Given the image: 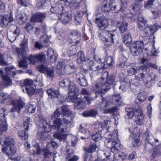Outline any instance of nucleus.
Here are the masks:
<instances>
[{
    "instance_id": "680f3d73",
    "label": "nucleus",
    "mask_w": 161,
    "mask_h": 161,
    "mask_svg": "<svg viewBox=\"0 0 161 161\" xmlns=\"http://www.w3.org/2000/svg\"><path fill=\"white\" fill-rule=\"evenodd\" d=\"M30 119H28L24 123V126L26 131H28L29 130L28 128L30 127V126L31 125V124L30 123Z\"/></svg>"
},
{
    "instance_id": "774afa93",
    "label": "nucleus",
    "mask_w": 161,
    "mask_h": 161,
    "mask_svg": "<svg viewBox=\"0 0 161 161\" xmlns=\"http://www.w3.org/2000/svg\"><path fill=\"white\" fill-rule=\"evenodd\" d=\"M91 155V153H90L89 155L86 153L84 156V161H91V159L92 158Z\"/></svg>"
},
{
    "instance_id": "3c124183",
    "label": "nucleus",
    "mask_w": 161,
    "mask_h": 161,
    "mask_svg": "<svg viewBox=\"0 0 161 161\" xmlns=\"http://www.w3.org/2000/svg\"><path fill=\"white\" fill-rule=\"evenodd\" d=\"M33 24H31V22H27L25 26V29L28 32L32 30L33 29Z\"/></svg>"
},
{
    "instance_id": "20e7f679",
    "label": "nucleus",
    "mask_w": 161,
    "mask_h": 161,
    "mask_svg": "<svg viewBox=\"0 0 161 161\" xmlns=\"http://www.w3.org/2000/svg\"><path fill=\"white\" fill-rule=\"evenodd\" d=\"M102 102L101 103L100 108L103 111L105 114L112 113L116 111L117 108L115 106L109 108L110 103H112L114 105H120L122 103V98L119 94H117L113 95L110 98L105 99L103 97Z\"/></svg>"
},
{
    "instance_id": "7c9ffc66",
    "label": "nucleus",
    "mask_w": 161,
    "mask_h": 161,
    "mask_svg": "<svg viewBox=\"0 0 161 161\" xmlns=\"http://www.w3.org/2000/svg\"><path fill=\"white\" fill-rule=\"evenodd\" d=\"M0 76L3 80V83L5 85L8 86L12 84V80L9 77L6 75H3V74L0 75Z\"/></svg>"
},
{
    "instance_id": "473e14b6",
    "label": "nucleus",
    "mask_w": 161,
    "mask_h": 161,
    "mask_svg": "<svg viewBox=\"0 0 161 161\" xmlns=\"http://www.w3.org/2000/svg\"><path fill=\"white\" fill-rule=\"evenodd\" d=\"M23 84L24 86L22 87V91H23L24 92H25L24 91V88L23 87H30L34 86L33 85V81L29 79H26L24 80L23 82Z\"/></svg>"
},
{
    "instance_id": "423d86ee",
    "label": "nucleus",
    "mask_w": 161,
    "mask_h": 161,
    "mask_svg": "<svg viewBox=\"0 0 161 161\" xmlns=\"http://www.w3.org/2000/svg\"><path fill=\"white\" fill-rule=\"evenodd\" d=\"M145 70L146 67L145 66H141L139 67L135 76L136 79L142 81L144 83L147 84L151 82L152 79L149 74H147L146 73L144 74L143 73Z\"/></svg>"
},
{
    "instance_id": "a211bd4d",
    "label": "nucleus",
    "mask_w": 161,
    "mask_h": 161,
    "mask_svg": "<svg viewBox=\"0 0 161 161\" xmlns=\"http://www.w3.org/2000/svg\"><path fill=\"white\" fill-rule=\"evenodd\" d=\"M58 19L61 20L63 24H66L71 20L72 16L70 14L67 13H63L58 17Z\"/></svg>"
},
{
    "instance_id": "864d4df0",
    "label": "nucleus",
    "mask_w": 161,
    "mask_h": 161,
    "mask_svg": "<svg viewBox=\"0 0 161 161\" xmlns=\"http://www.w3.org/2000/svg\"><path fill=\"white\" fill-rule=\"evenodd\" d=\"M160 151L158 149V147L155 148L153 151L152 157L153 158L157 157L160 153Z\"/></svg>"
},
{
    "instance_id": "09e8293b",
    "label": "nucleus",
    "mask_w": 161,
    "mask_h": 161,
    "mask_svg": "<svg viewBox=\"0 0 161 161\" xmlns=\"http://www.w3.org/2000/svg\"><path fill=\"white\" fill-rule=\"evenodd\" d=\"M43 153H44V156L45 158H49L51 157L52 153L47 148H43Z\"/></svg>"
},
{
    "instance_id": "b1692460",
    "label": "nucleus",
    "mask_w": 161,
    "mask_h": 161,
    "mask_svg": "<svg viewBox=\"0 0 161 161\" xmlns=\"http://www.w3.org/2000/svg\"><path fill=\"white\" fill-rule=\"evenodd\" d=\"M97 114V111L96 109H90L85 111L82 113V115L85 117H94Z\"/></svg>"
},
{
    "instance_id": "4d7b16f0",
    "label": "nucleus",
    "mask_w": 161,
    "mask_h": 161,
    "mask_svg": "<svg viewBox=\"0 0 161 161\" xmlns=\"http://www.w3.org/2000/svg\"><path fill=\"white\" fill-rule=\"evenodd\" d=\"M37 61H42L45 58V56L44 54L40 53L35 55Z\"/></svg>"
},
{
    "instance_id": "58836bf2",
    "label": "nucleus",
    "mask_w": 161,
    "mask_h": 161,
    "mask_svg": "<svg viewBox=\"0 0 161 161\" xmlns=\"http://www.w3.org/2000/svg\"><path fill=\"white\" fill-rule=\"evenodd\" d=\"M75 69V67L73 64L71 65H66L64 68V71L67 74H70L72 72V70Z\"/></svg>"
},
{
    "instance_id": "052dcab7",
    "label": "nucleus",
    "mask_w": 161,
    "mask_h": 161,
    "mask_svg": "<svg viewBox=\"0 0 161 161\" xmlns=\"http://www.w3.org/2000/svg\"><path fill=\"white\" fill-rule=\"evenodd\" d=\"M47 55L48 57L57 55L56 53H54V50L51 48H49L47 51Z\"/></svg>"
},
{
    "instance_id": "0e129e2a",
    "label": "nucleus",
    "mask_w": 161,
    "mask_h": 161,
    "mask_svg": "<svg viewBox=\"0 0 161 161\" xmlns=\"http://www.w3.org/2000/svg\"><path fill=\"white\" fill-rule=\"evenodd\" d=\"M141 144V143L139 141V138L138 137L136 139H135L133 141V145L134 147H139Z\"/></svg>"
},
{
    "instance_id": "39448f33",
    "label": "nucleus",
    "mask_w": 161,
    "mask_h": 161,
    "mask_svg": "<svg viewBox=\"0 0 161 161\" xmlns=\"http://www.w3.org/2000/svg\"><path fill=\"white\" fill-rule=\"evenodd\" d=\"M113 132L115 133L112 135L111 139L105 140L104 142L107 147L110 149L112 152L114 153L118 150V147L119 146V143L117 131L114 130Z\"/></svg>"
},
{
    "instance_id": "2eb2a0df",
    "label": "nucleus",
    "mask_w": 161,
    "mask_h": 161,
    "mask_svg": "<svg viewBox=\"0 0 161 161\" xmlns=\"http://www.w3.org/2000/svg\"><path fill=\"white\" fill-rule=\"evenodd\" d=\"M139 28L142 31H144L146 35L149 34L150 32L151 34L154 33V30L151 26H148L147 22L143 23L142 24H138Z\"/></svg>"
},
{
    "instance_id": "5701e85b",
    "label": "nucleus",
    "mask_w": 161,
    "mask_h": 161,
    "mask_svg": "<svg viewBox=\"0 0 161 161\" xmlns=\"http://www.w3.org/2000/svg\"><path fill=\"white\" fill-rule=\"evenodd\" d=\"M147 98L146 94L145 92H142L138 95L135 100L136 103H140L146 99Z\"/></svg>"
},
{
    "instance_id": "e433bc0d",
    "label": "nucleus",
    "mask_w": 161,
    "mask_h": 161,
    "mask_svg": "<svg viewBox=\"0 0 161 161\" xmlns=\"http://www.w3.org/2000/svg\"><path fill=\"white\" fill-rule=\"evenodd\" d=\"M9 23V20L6 17H3L1 20L0 21V26L1 27H6Z\"/></svg>"
},
{
    "instance_id": "603ef678",
    "label": "nucleus",
    "mask_w": 161,
    "mask_h": 161,
    "mask_svg": "<svg viewBox=\"0 0 161 161\" xmlns=\"http://www.w3.org/2000/svg\"><path fill=\"white\" fill-rule=\"evenodd\" d=\"M104 67V64L103 63L101 64V65H97L95 66L94 64L92 65L91 67H90V69L92 70L96 71L97 70H101V69H103Z\"/></svg>"
},
{
    "instance_id": "ddd939ff",
    "label": "nucleus",
    "mask_w": 161,
    "mask_h": 161,
    "mask_svg": "<svg viewBox=\"0 0 161 161\" xmlns=\"http://www.w3.org/2000/svg\"><path fill=\"white\" fill-rule=\"evenodd\" d=\"M12 140L14 142V140L12 138H6V139L4 140V138L3 137L0 140V142L1 143L3 142L4 144L6 145L5 146H3L2 148V152L4 153H6L7 155H8V154L7 153V146L9 147L11 146V141Z\"/></svg>"
},
{
    "instance_id": "c03bdc74",
    "label": "nucleus",
    "mask_w": 161,
    "mask_h": 161,
    "mask_svg": "<svg viewBox=\"0 0 161 161\" xmlns=\"http://www.w3.org/2000/svg\"><path fill=\"white\" fill-rule=\"evenodd\" d=\"M139 67L137 66H133L131 67L128 70V72L129 74L130 75H133V74L135 75Z\"/></svg>"
},
{
    "instance_id": "f704fd0d",
    "label": "nucleus",
    "mask_w": 161,
    "mask_h": 161,
    "mask_svg": "<svg viewBox=\"0 0 161 161\" xmlns=\"http://www.w3.org/2000/svg\"><path fill=\"white\" fill-rule=\"evenodd\" d=\"M34 147L35 149L34 151L33 155L37 154L40 155L42 152H43V148L42 149L41 148L38 144H36Z\"/></svg>"
},
{
    "instance_id": "9b49d317",
    "label": "nucleus",
    "mask_w": 161,
    "mask_h": 161,
    "mask_svg": "<svg viewBox=\"0 0 161 161\" xmlns=\"http://www.w3.org/2000/svg\"><path fill=\"white\" fill-rule=\"evenodd\" d=\"M21 49L17 48L16 52L19 56L21 55L23 58L25 57V55L29 49L27 46V41L26 40H24L21 44Z\"/></svg>"
},
{
    "instance_id": "412c9836",
    "label": "nucleus",
    "mask_w": 161,
    "mask_h": 161,
    "mask_svg": "<svg viewBox=\"0 0 161 161\" xmlns=\"http://www.w3.org/2000/svg\"><path fill=\"white\" fill-rule=\"evenodd\" d=\"M127 156L124 153L119 152L114 155L113 161H123L127 157Z\"/></svg>"
},
{
    "instance_id": "7ed1b4c3",
    "label": "nucleus",
    "mask_w": 161,
    "mask_h": 161,
    "mask_svg": "<svg viewBox=\"0 0 161 161\" xmlns=\"http://www.w3.org/2000/svg\"><path fill=\"white\" fill-rule=\"evenodd\" d=\"M95 20L99 29L103 30L99 32L100 38L103 41L105 42V45L106 46H110L113 43L114 35L109 31L104 30L108 25V20L106 19H101V20L100 18H96Z\"/></svg>"
},
{
    "instance_id": "f03ea898",
    "label": "nucleus",
    "mask_w": 161,
    "mask_h": 161,
    "mask_svg": "<svg viewBox=\"0 0 161 161\" xmlns=\"http://www.w3.org/2000/svg\"><path fill=\"white\" fill-rule=\"evenodd\" d=\"M115 81L114 78L112 75H109L107 71L104 72L101 78L93 87L95 94H104L110 88Z\"/></svg>"
},
{
    "instance_id": "8fccbe9b",
    "label": "nucleus",
    "mask_w": 161,
    "mask_h": 161,
    "mask_svg": "<svg viewBox=\"0 0 161 161\" xmlns=\"http://www.w3.org/2000/svg\"><path fill=\"white\" fill-rule=\"evenodd\" d=\"M144 136L146 138V140L150 143H152V140L153 139L152 136H151V138L150 139V136H149V131L148 130H147L145 134H144Z\"/></svg>"
},
{
    "instance_id": "4468645a",
    "label": "nucleus",
    "mask_w": 161,
    "mask_h": 161,
    "mask_svg": "<svg viewBox=\"0 0 161 161\" xmlns=\"http://www.w3.org/2000/svg\"><path fill=\"white\" fill-rule=\"evenodd\" d=\"M72 101L74 103V107L75 108L78 109H83L86 107V103L80 98L75 97L72 99Z\"/></svg>"
},
{
    "instance_id": "ea45409f",
    "label": "nucleus",
    "mask_w": 161,
    "mask_h": 161,
    "mask_svg": "<svg viewBox=\"0 0 161 161\" xmlns=\"http://www.w3.org/2000/svg\"><path fill=\"white\" fill-rule=\"evenodd\" d=\"M18 134L23 139L26 140L28 138V134L26 131L20 130L19 131Z\"/></svg>"
},
{
    "instance_id": "13d9d810",
    "label": "nucleus",
    "mask_w": 161,
    "mask_h": 161,
    "mask_svg": "<svg viewBox=\"0 0 161 161\" xmlns=\"http://www.w3.org/2000/svg\"><path fill=\"white\" fill-rule=\"evenodd\" d=\"M105 62L109 66L112 65V63H113L112 57L111 56H108L106 58H105Z\"/></svg>"
},
{
    "instance_id": "bb28decb",
    "label": "nucleus",
    "mask_w": 161,
    "mask_h": 161,
    "mask_svg": "<svg viewBox=\"0 0 161 161\" xmlns=\"http://www.w3.org/2000/svg\"><path fill=\"white\" fill-rule=\"evenodd\" d=\"M81 93L84 95V98L86 100L87 103L88 104H90L92 99L90 98V94L89 92L86 89L83 88L82 89Z\"/></svg>"
},
{
    "instance_id": "c9c22d12",
    "label": "nucleus",
    "mask_w": 161,
    "mask_h": 161,
    "mask_svg": "<svg viewBox=\"0 0 161 161\" xmlns=\"http://www.w3.org/2000/svg\"><path fill=\"white\" fill-rule=\"evenodd\" d=\"M36 89V86H34L30 87H26L25 91L28 95H31L34 93Z\"/></svg>"
},
{
    "instance_id": "6e6552de",
    "label": "nucleus",
    "mask_w": 161,
    "mask_h": 161,
    "mask_svg": "<svg viewBox=\"0 0 161 161\" xmlns=\"http://www.w3.org/2000/svg\"><path fill=\"white\" fill-rule=\"evenodd\" d=\"M69 42L74 46L78 44L81 41V34L77 30L72 31L68 38Z\"/></svg>"
},
{
    "instance_id": "2f4dec72",
    "label": "nucleus",
    "mask_w": 161,
    "mask_h": 161,
    "mask_svg": "<svg viewBox=\"0 0 161 161\" xmlns=\"http://www.w3.org/2000/svg\"><path fill=\"white\" fill-rule=\"evenodd\" d=\"M19 57H22L23 58L22 60H20L19 61V65L20 67H24L25 68H27V63L26 61V56L25 55V57L23 58L22 56L21 55Z\"/></svg>"
},
{
    "instance_id": "de8ad7c7",
    "label": "nucleus",
    "mask_w": 161,
    "mask_h": 161,
    "mask_svg": "<svg viewBox=\"0 0 161 161\" xmlns=\"http://www.w3.org/2000/svg\"><path fill=\"white\" fill-rule=\"evenodd\" d=\"M36 107L34 104H29L27 106V111L29 113H33L35 112Z\"/></svg>"
},
{
    "instance_id": "9d476101",
    "label": "nucleus",
    "mask_w": 161,
    "mask_h": 161,
    "mask_svg": "<svg viewBox=\"0 0 161 161\" xmlns=\"http://www.w3.org/2000/svg\"><path fill=\"white\" fill-rule=\"evenodd\" d=\"M38 71L45 74L47 77H52L54 75V70L53 68L46 67L43 65H40L37 67Z\"/></svg>"
},
{
    "instance_id": "cd10ccee",
    "label": "nucleus",
    "mask_w": 161,
    "mask_h": 161,
    "mask_svg": "<svg viewBox=\"0 0 161 161\" xmlns=\"http://www.w3.org/2000/svg\"><path fill=\"white\" fill-rule=\"evenodd\" d=\"M5 70L7 75H12V76L13 77L16 74V71L17 73H19V72L18 70H16L14 67L12 66H9L6 67L5 68Z\"/></svg>"
},
{
    "instance_id": "69168bd1",
    "label": "nucleus",
    "mask_w": 161,
    "mask_h": 161,
    "mask_svg": "<svg viewBox=\"0 0 161 161\" xmlns=\"http://www.w3.org/2000/svg\"><path fill=\"white\" fill-rule=\"evenodd\" d=\"M138 24H142L143 23L147 22V21L141 15H139L138 17Z\"/></svg>"
},
{
    "instance_id": "393cba45",
    "label": "nucleus",
    "mask_w": 161,
    "mask_h": 161,
    "mask_svg": "<svg viewBox=\"0 0 161 161\" xmlns=\"http://www.w3.org/2000/svg\"><path fill=\"white\" fill-rule=\"evenodd\" d=\"M79 75L80 77L77 78L78 82L82 86H86L88 85V83L84 76L82 74H80Z\"/></svg>"
},
{
    "instance_id": "79ce46f5",
    "label": "nucleus",
    "mask_w": 161,
    "mask_h": 161,
    "mask_svg": "<svg viewBox=\"0 0 161 161\" xmlns=\"http://www.w3.org/2000/svg\"><path fill=\"white\" fill-rule=\"evenodd\" d=\"M7 126L6 119H4L3 123L0 124V135L2 134V133L3 131H6Z\"/></svg>"
},
{
    "instance_id": "0eeeda50",
    "label": "nucleus",
    "mask_w": 161,
    "mask_h": 161,
    "mask_svg": "<svg viewBox=\"0 0 161 161\" xmlns=\"http://www.w3.org/2000/svg\"><path fill=\"white\" fill-rule=\"evenodd\" d=\"M125 111L127 113V115L130 118H132L135 115H136V117L140 119V121H143L144 116L140 107L137 106L134 108H126Z\"/></svg>"
},
{
    "instance_id": "a18cd8bd",
    "label": "nucleus",
    "mask_w": 161,
    "mask_h": 161,
    "mask_svg": "<svg viewBox=\"0 0 161 161\" xmlns=\"http://www.w3.org/2000/svg\"><path fill=\"white\" fill-rule=\"evenodd\" d=\"M97 147L95 143L91 144L89 146V148L86 150V152L88 153H92L95 152L96 148Z\"/></svg>"
},
{
    "instance_id": "f3484780",
    "label": "nucleus",
    "mask_w": 161,
    "mask_h": 161,
    "mask_svg": "<svg viewBox=\"0 0 161 161\" xmlns=\"http://www.w3.org/2000/svg\"><path fill=\"white\" fill-rule=\"evenodd\" d=\"M46 16L44 13L38 12L33 15L31 19V21L42 22Z\"/></svg>"
},
{
    "instance_id": "a19ab883",
    "label": "nucleus",
    "mask_w": 161,
    "mask_h": 161,
    "mask_svg": "<svg viewBox=\"0 0 161 161\" xmlns=\"http://www.w3.org/2000/svg\"><path fill=\"white\" fill-rule=\"evenodd\" d=\"M77 57V61L79 63H80L85 60V57L84 53L82 51H80L78 52Z\"/></svg>"
},
{
    "instance_id": "72a5a7b5",
    "label": "nucleus",
    "mask_w": 161,
    "mask_h": 161,
    "mask_svg": "<svg viewBox=\"0 0 161 161\" xmlns=\"http://www.w3.org/2000/svg\"><path fill=\"white\" fill-rule=\"evenodd\" d=\"M70 80L68 79H64L60 81L59 83V85L61 87L68 86L69 87L71 85Z\"/></svg>"
},
{
    "instance_id": "5fc2aeb1",
    "label": "nucleus",
    "mask_w": 161,
    "mask_h": 161,
    "mask_svg": "<svg viewBox=\"0 0 161 161\" xmlns=\"http://www.w3.org/2000/svg\"><path fill=\"white\" fill-rule=\"evenodd\" d=\"M11 141V146L9 147L10 152L11 154H14L16 152L17 148L14 146V142L12 140Z\"/></svg>"
},
{
    "instance_id": "4c0bfd02",
    "label": "nucleus",
    "mask_w": 161,
    "mask_h": 161,
    "mask_svg": "<svg viewBox=\"0 0 161 161\" xmlns=\"http://www.w3.org/2000/svg\"><path fill=\"white\" fill-rule=\"evenodd\" d=\"M79 158L77 156H73L72 153H70L67 155L66 157V159H68V161H77Z\"/></svg>"
},
{
    "instance_id": "6e6d98bb",
    "label": "nucleus",
    "mask_w": 161,
    "mask_h": 161,
    "mask_svg": "<svg viewBox=\"0 0 161 161\" xmlns=\"http://www.w3.org/2000/svg\"><path fill=\"white\" fill-rule=\"evenodd\" d=\"M28 59L29 61L30 64H34L37 61L36 55H31L30 57L28 58Z\"/></svg>"
},
{
    "instance_id": "4be33fe9",
    "label": "nucleus",
    "mask_w": 161,
    "mask_h": 161,
    "mask_svg": "<svg viewBox=\"0 0 161 161\" xmlns=\"http://www.w3.org/2000/svg\"><path fill=\"white\" fill-rule=\"evenodd\" d=\"M47 92L48 96H51V97L58 98L60 96L58 91L53 88L48 89Z\"/></svg>"
},
{
    "instance_id": "a878e982",
    "label": "nucleus",
    "mask_w": 161,
    "mask_h": 161,
    "mask_svg": "<svg viewBox=\"0 0 161 161\" xmlns=\"http://www.w3.org/2000/svg\"><path fill=\"white\" fill-rule=\"evenodd\" d=\"M132 41L131 36L129 33L125 34L123 37L124 43L128 46L131 45Z\"/></svg>"
},
{
    "instance_id": "f8f14e48",
    "label": "nucleus",
    "mask_w": 161,
    "mask_h": 161,
    "mask_svg": "<svg viewBox=\"0 0 161 161\" xmlns=\"http://www.w3.org/2000/svg\"><path fill=\"white\" fill-rule=\"evenodd\" d=\"M113 0H104L103 3V6L102 9L103 12L107 13L112 10L113 12Z\"/></svg>"
},
{
    "instance_id": "bf43d9fd",
    "label": "nucleus",
    "mask_w": 161,
    "mask_h": 161,
    "mask_svg": "<svg viewBox=\"0 0 161 161\" xmlns=\"http://www.w3.org/2000/svg\"><path fill=\"white\" fill-rule=\"evenodd\" d=\"M25 15V14L23 12H18L17 13V14L16 15V17L17 19H19L20 20H22L24 19Z\"/></svg>"
},
{
    "instance_id": "6ab92c4d",
    "label": "nucleus",
    "mask_w": 161,
    "mask_h": 161,
    "mask_svg": "<svg viewBox=\"0 0 161 161\" xmlns=\"http://www.w3.org/2000/svg\"><path fill=\"white\" fill-rule=\"evenodd\" d=\"M68 88H69V96L71 97H73L72 99H74L75 97V96L79 91L78 88L73 83H71Z\"/></svg>"
},
{
    "instance_id": "dca6fc26",
    "label": "nucleus",
    "mask_w": 161,
    "mask_h": 161,
    "mask_svg": "<svg viewBox=\"0 0 161 161\" xmlns=\"http://www.w3.org/2000/svg\"><path fill=\"white\" fill-rule=\"evenodd\" d=\"M127 3L125 2H121L120 4L119 5L118 4L114 5L113 7V12L117 13L119 11L123 12L127 9Z\"/></svg>"
},
{
    "instance_id": "aec40b11",
    "label": "nucleus",
    "mask_w": 161,
    "mask_h": 161,
    "mask_svg": "<svg viewBox=\"0 0 161 161\" xmlns=\"http://www.w3.org/2000/svg\"><path fill=\"white\" fill-rule=\"evenodd\" d=\"M13 103L14 107L17 108L18 113H19L20 109L24 107L25 105L23 99L21 98L14 100L13 102Z\"/></svg>"
},
{
    "instance_id": "e2e57ef3",
    "label": "nucleus",
    "mask_w": 161,
    "mask_h": 161,
    "mask_svg": "<svg viewBox=\"0 0 161 161\" xmlns=\"http://www.w3.org/2000/svg\"><path fill=\"white\" fill-rule=\"evenodd\" d=\"M131 8L134 11H138L140 8V5L139 4L135 2L132 5Z\"/></svg>"
},
{
    "instance_id": "c85d7f7f",
    "label": "nucleus",
    "mask_w": 161,
    "mask_h": 161,
    "mask_svg": "<svg viewBox=\"0 0 161 161\" xmlns=\"http://www.w3.org/2000/svg\"><path fill=\"white\" fill-rule=\"evenodd\" d=\"M118 28L122 33L126 31L127 29L128 23L125 21H123L120 24L118 23Z\"/></svg>"
},
{
    "instance_id": "338daca9",
    "label": "nucleus",
    "mask_w": 161,
    "mask_h": 161,
    "mask_svg": "<svg viewBox=\"0 0 161 161\" xmlns=\"http://www.w3.org/2000/svg\"><path fill=\"white\" fill-rule=\"evenodd\" d=\"M151 55L153 56H156L157 55V54L158 53V51L155 50L154 44L152 46V48L151 50Z\"/></svg>"
},
{
    "instance_id": "37998d69",
    "label": "nucleus",
    "mask_w": 161,
    "mask_h": 161,
    "mask_svg": "<svg viewBox=\"0 0 161 161\" xmlns=\"http://www.w3.org/2000/svg\"><path fill=\"white\" fill-rule=\"evenodd\" d=\"M80 1H78L77 0L75 1H73V0H66L65 1V3L67 5H69L70 3H73L75 7H78L80 5Z\"/></svg>"
},
{
    "instance_id": "1a4fd4ad",
    "label": "nucleus",
    "mask_w": 161,
    "mask_h": 161,
    "mask_svg": "<svg viewBox=\"0 0 161 161\" xmlns=\"http://www.w3.org/2000/svg\"><path fill=\"white\" fill-rule=\"evenodd\" d=\"M144 44L143 41H136L131 44L130 50L131 53L134 56L137 55L142 52Z\"/></svg>"
},
{
    "instance_id": "c756f323",
    "label": "nucleus",
    "mask_w": 161,
    "mask_h": 161,
    "mask_svg": "<svg viewBox=\"0 0 161 161\" xmlns=\"http://www.w3.org/2000/svg\"><path fill=\"white\" fill-rule=\"evenodd\" d=\"M84 13L81 11H77L75 15V20L79 25L80 24Z\"/></svg>"
},
{
    "instance_id": "f257e3e1",
    "label": "nucleus",
    "mask_w": 161,
    "mask_h": 161,
    "mask_svg": "<svg viewBox=\"0 0 161 161\" xmlns=\"http://www.w3.org/2000/svg\"><path fill=\"white\" fill-rule=\"evenodd\" d=\"M63 114V119L59 118L61 114L59 112V108H57L51 116L52 119L54 118L53 121V125H49L51 129H57L58 132L53 135V136L60 141H64L67 138V134L65 133L67 130V125L69 124L71 121V115L72 113L68 106L63 105L61 107Z\"/></svg>"
},
{
    "instance_id": "49530a36",
    "label": "nucleus",
    "mask_w": 161,
    "mask_h": 161,
    "mask_svg": "<svg viewBox=\"0 0 161 161\" xmlns=\"http://www.w3.org/2000/svg\"><path fill=\"white\" fill-rule=\"evenodd\" d=\"M92 137V139L95 141H99L102 138L101 135V131H98L97 132L93 135Z\"/></svg>"
}]
</instances>
